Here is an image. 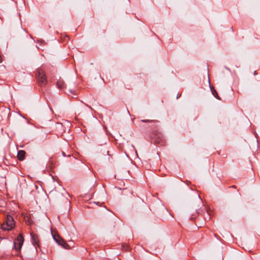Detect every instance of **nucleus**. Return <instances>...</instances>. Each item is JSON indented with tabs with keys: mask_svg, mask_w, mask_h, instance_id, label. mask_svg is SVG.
Instances as JSON below:
<instances>
[{
	"mask_svg": "<svg viewBox=\"0 0 260 260\" xmlns=\"http://www.w3.org/2000/svg\"><path fill=\"white\" fill-rule=\"evenodd\" d=\"M38 83L41 86H44L47 83V80L44 71L40 69H38L36 73Z\"/></svg>",
	"mask_w": 260,
	"mask_h": 260,
	"instance_id": "f257e3e1",
	"label": "nucleus"
},
{
	"mask_svg": "<svg viewBox=\"0 0 260 260\" xmlns=\"http://www.w3.org/2000/svg\"><path fill=\"white\" fill-rule=\"evenodd\" d=\"M15 226V222L13 218L10 215H7L6 221L2 225L3 230H11Z\"/></svg>",
	"mask_w": 260,
	"mask_h": 260,
	"instance_id": "f03ea898",
	"label": "nucleus"
},
{
	"mask_svg": "<svg viewBox=\"0 0 260 260\" xmlns=\"http://www.w3.org/2000/svg\"><path fill=\"white\" fill-rule=\"evenodd\" d=\"M52 236L57 244L64 249H69L70 246L58 235L52 234Z\"/></svg>",
	"mask_w": 260,
	"mask_h": 260,
	"instance_id": "7ed1b4c3",
	"label": "nucleus"
},
{
	"mask_svg": "<svg viewBox=\"0 0 260 260\" xmlns=\"http://www.w3.org/2000/svg\"><path fill=\"white\" fill-rule=\"evenodd\" d=\"M24 241L23 236L19 234L14 241V245L16 250L19 251L22 247Z\"/></svg>",
	"mask_w": 260,
	"mask_h": 260,
	"instance_id": "20e7f679",
	"label": "nucleus"
},
{
	"mask_svg": "<svg viewBox=\"0 0 260 260\" xmlns=\"http://www.w3.org/2000/svg\"><path fill=\"white\" fill-rule=\"evenodd\" d=\"M25 152L24 150H20L17 153V157L19 160H22L25 157Z\"/></svg>",
	"mask_w": 260,
	"mask_h": 260,
	"instance_id": "39448f33",
	"label": "nucleus"
},
{
	"mask_svg": "<svg viewBox=\"0 0 260 260\" xmlns=\"http://www.w3.org/2000/svg\"><path fill=\"white\" fill-rule=\"evenodd\" d=\"M32 242L34 245L38 244V239L37 235L31 234Z\"/></svg>",
	"mask_w": 260,
	"mask_h": 260,
	"instance_id": "423d86ee",
	"label": "nucleus"
},
{
	"mask_svg": "<svg viewBox=\"0 0 260 260\" xmlns=\"http://www.w3.org/2000/svg\"><path fill=\"white\" fill-rule=\"evenodd\" d=\"M69 92L70 94L69 93H68V94L69 96H71L72 98L75 99H76L77 98V94L74 91L69 89Z\"/></svg>",
	"mask_w": 260,
	"mask_h": 260,
	"instance_id": "0eeeda50",
	"label": "nucleus"
},
{
	"mask_svg": "<svg viewBox=\"0 0 260 260\" xmlns=\"http://www.w3.org/2000/svg\"><path fill=\"white\" fill-rule=\"evenodd\" d=\"M56 84L59 88H61L63 87L64 82L63 80L59 79L57 81Z\"/></svg>",
	"mask_w": 260,
	"mask_h": 260,
	"instance_id": "6e6552de",
	"label": "nucleus"
},
{
	"mask_svg": "<svg viewBox=\"0 0 260 260\" xmlns=\"http://www.w3.org/2000/svg\"><path fill=\"white\" fill-rule=\"evenodd\" d=\"M210 88L211 89V91H212V93L213 94V95L218 100H220V98L218 96V93L217 92V91L215 90V89H212V88L210 87Z\"/></svg>",
	"mask_w": 260,
	"mask_h": 260,
	"instance_id": "1a4fd4ad",
	"label": "nucleus"
},
{
	"mask_svg": "<svg viewBox=\"0 0 260 260\" xmlns=\"http://www.w3.org/2000/svg\"><path fill=\"white\" fill-rule=\"evenodd\" d=\"M197 213L198 214H200L201 213V212L202 211V210H201V209H197V208H194Z\"/></svg>",
	"mask_w": 260,
	"mask_h": 260,
	"instance_id": "9d476101",
	"label": "nucleus"
},
{
	"mask_svg": "<svg viewBox=\"0 0 260 260\" xmlns=\"http://www.w3.org/2000/svg\"><path fill=\"white\" fill-rule=\"evenodd\" d=\"M210 218V214L208 212L207 213V217H205V219L209 220Z\"/></svg>",
	"mask_w": 260,
	"mask_h": 260,
	"instance_id": "9b49d317",
	"label": "nucleus"
},
{
	"mask_svg": "<svg viewBox=\"0 0 260 260\" xmlns=\"http://www.w3.org/2000/svg\"><path fill=\"white\" fill-rule=\"evenodd\" d=\"M142 121L143 122H150V120H142Z\"/></svg>",
	"mask_w": 260,
	"mask_h": 260,
	"instance_id": "f8f14e48",
	"label": "nucleus"
},
{
	"mask_svg": "<svg viewBox=\"0 0 260 260\" xmlns=\"http://www.w3.org/2000/svg\"><path fill=\"white\" fill-rule=\"evenodd\" d=\"M3 61V58L2 57V55L0 54V63L2 62Z\"/></svg>",
	"mask_w": 260,
	"mask_h": 260,
	"instance_id": "ddd939ff",
	"label": "nucleus"
},
{
	"mask_svg": "<svg viewBox=\"0 0 260 260\" xmlns=\"http://www.w3.org/2000/svg\"><path fill=\"white\" fill-rule=\"evenodd\" d=\"M198 198H199V200L201 202V199L200 198V196L199 195H198Z\"/></svg>",
	"mask_w": 260,
	"mask_h": 260,
	"instance_id": "4468645a",
	"label": "nucleus"
},
{
	"mask_svg": "<svg viewBox=\"0 0 260 260\" xmlns=\"http://www.w3.org/2000/svg\"><path fill=\"white\" fill-rule=\"evenodd\" d=\"M87 107H88L89 109H92L91 107L90 106H89L87 105H85Z\"/></svg>",
	"mask_w": 260,
	"mask_h": 260,
	"instance_id": "2eb2a0df",
	"label": "nucleus"
},
{
	"mask_svg": "<svg viewBox=\"0 0 260 260\" xmlns=\"http://www.w3.org/2000/svg\"><path fill=\"white\" fill-rule=\"evenodd\" d=\"M254 75H257V73H256V71H254Z\"/></svg>",
	"mask_w": 260,
	"mask_h": 260,
	"instance_id": "dca6fc26",
	"label": "nucleus"
},
{
	"mask_svg": "<svg viewBox=\"0 0 260 260\" xmlns=\"http://www.w3.org/2000/svg\"><path fill=\"white\" fill-rule=\"evenodd\" d=\"M62 155H63V156H66L65 153L63 152H62Z\"/></svg>",
	"mask_w": 260,
	"mask_h": 260,
	"instance_id": "f3484780",
	"label": "nucleus"
},
{
	"mask_svg": "<svg viewBox=\"0 0 260 260\" xmlns=\"http://www.w3.org/2000/svg\"><path fill=\"white\" fill-rule=\"evenodd\" d=\"M132 147L134 149H135V147H134V146H133V145H132Z\"/></svg>",
	"mask_w": 260,
	"mask_h": 260,
	"instance_id": "a211bd4d",
	"label": "nucleus"
},
{
	"mask_svg": "<svg viewBox=\"0 0 260 260\" xmlns=\"http://www.w3.org/2000/svg\"><path fill=\"white\" fill-rule=\"evenodd\" d=\"M155 142H156V143H157V140H155ZM158 143H159V142H158Z\"/></svg>",
	"mask_w": 260,
	"mask_h": 260,
	"instance_id": "6ab92c4d",
	"label": "nucleus"
}]
</instances>
